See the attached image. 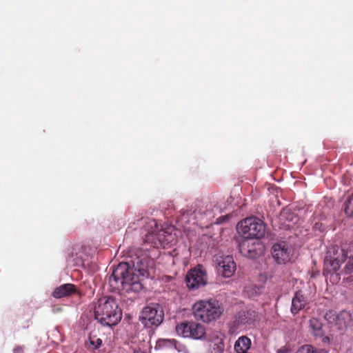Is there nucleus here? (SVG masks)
I'll use <instances>...</instances> for the list:
<instances>
[{"label": "nucleus", "mask_w": 353, "mask_h": 353, "mask_svg": "<svg viewBox=\"0 0 353 353\" xmlns=\"http://www.w3.org/2000/svg\"><path fill=\"white\" fill-rule=\"evenodd\" d=\"M130 263H120L109 277V283L113 291L126 293L139 292L143 285L140 277L148 278L154 261L146 254H136Z\"/></svg>", "instance_id": "obj_1"}, {"label": "nucleus", "mask_w": 353, "mask_h": 353, "mask_svg": "<svg viewBox=\"0 0 353 353\" xmlns=\"http://www.w3.org/2000/svg\"><path fill=\"white\" fill-rule=\"evenodd\" d=\"M94 316L101 324L112 326L121 321L122 312L114 298L103 297L94 307Z\"/></svg>", "instance_id": "obj_2"}, {"label": "nucleus", "mask_w": 353, "mask_h": 353, "mask_svg": "<svg viewBox=\"0 0 353 353\" xmlns=\"http://www.w3.org/2000/svg\"><path fill=\"white\" fill-rule=\"evenodd\" d=\"M138 222L144 223L142 234L145 232V241L150 243L154 248L165 247L172 241L173 236L170 232L163 229L154 219L141 217Z\"/></svg>", "instance_id": "obj_3"}, {"label": "nucleus", "mask_w": 353, "mask_h": 353, "mask_svg": "<svg viewBox=\"0 0 353 353\" xmlns=\"http://www.w3.org/2000/svg\"><path fill=\"white\" fill-rule=\"evenodd\" d=\"M196 319L204 323H210L218 319L222 314V309L216 299L200 300L192 307Z\"/></svg>", "instance_id": "obj_4"}, {"label": "nucleus", "mask_w": 353, "mask_h": 353, "mask_svg": "<svg viewBox=\"0 0 353 353\" xmlns=\"http://www.w3.org/2000/svg\"><path fill=\"white\" fill-rule=\"evenodd\" d=\"M353 254V250L350 245H345L341 248L333 245L329 248L325 258V270L327 272H337L342 263L346 262L350 255Z\"/></svg>", "instance_id": "obj_5"}, {"label": "nucleus", "mask_w": 353, "mask_h": 353, "mask_svg": "<svg viewBox=\"0 0 353 353\" xmlns=\"http://www.w3.org/2000/svg\"><path fill=\"white\" fill-rule=\"evenodd\" d=\"M237 230L244 239H260L265 234V226L260 219L248 217L238 223Z\"/></svg>", "instance_id": "obj_6"}, {"label": "nucleus", "mask_w": 353, "mask_h": 353, "mask_svg": "<svg viewBox=\"0 0 353 353\" xmlns=\"http://www.w3.org/2000/svg\"><path fill=\"white\" fill-rule=\"evenodd\" d=\"M164 313L162 307L157 303H151L142 310L141 321L145 326H159L163 321Z\"/></svg>", "instance_id": "obj_7"}, {"label": "nucleus", "mask_w": 353, "mask_h": 353, "mask_svg": "<svg viewBox=\"0 0 353 353\" xmlns=\"http://www.w3.org/2000/svg\"><path fill=\"white\" fill-rule=\"evenodd\" d=\"M324 317L328 324L335 327L340 332H345L353 322L352 314L346 310L341 311L338 314L328 311Z\"/></svg>", "instance_id": "obj_8"}, {"label": "nucleus", "mask_w": 353, "mask_h": 353, "mask_svg": "<svg viewBox=\"0 0 353 353\" xmlns=\"http://www.w3.org/2000/svg\"><path fill=\"white\" fill-rule=\"evenodd\" d=\"M207 274L201 265L190 269L185 276V283L188 289L196 290L207 283Z\"/></svg>", "instance_id": "obj_9"}, {"label": "nucleus", "mask_w": 353, "mask_h": 353, "mask_svg": "<svg viewBox=\"0 0 353 353\" xmlns=\"http://www.w3.org/2000/svg\"><path fill=\"white\" fill-rule=\"evenodd\" d=\"M176 333L183 337L201 339L205 334V327L196 322H183L176 327Z\"/></svg>", "instance_id": "obj_10"}, {"label": "nucleus", "mask_w": 353, "mask_h": 353, "mask_svg": "<svg viewBox=\"0 0 353 353\" xmlns=\"http://www.w3.org/2000/svg\"><path fill=\"white\" fill-rule=\"evenodd\" d=\"M272 255L279 264H285L290 261L292 256V250L285 241L275 243L272 247Z\"/></svg>", "instance_id": "obj_11"}, {"label": "nucleus", "mask_w": 353, "mask_h": 353, "mask_svg": "<svg viewBox=\"0 0 353 353\" xmlns=\"http://www.w3.org/2000/svg\"><path fill=\"white\" fill-rule=\"evenodd\" d=\"M261 245L258 241H252L250 239H244L239 244L240 252L248 258H255L261 253Z\"/></svg>", "instance_id": "obj_12"}, {"label": "nucleus", "mask_w": 353, "mask_h": 353, "mask_svg": "<svg viewBox=\"0 0 353 353\" xmlns=\"http://www.w3.org/2000/svg\"><path fill=\"white\" fill-rule=\"evenodd\" d=\"M309 328L310 332L316 338H321L322 342L324 344H329L330 343V337L325 335L323 330V325L321 321L316 317H312L309 321Z\"/></svg>", "instance_id": "obj_13"}, {"label": "nucleus", "mask_w": 353, "mask_h": 353, "mask_svg": "<svg viewBox=\"0 0 353 353\" xmlns=\"http://www.w3.org/2000/svg\"><path fill=\"white\" fill-rule=\"evenodd\" d=\"M257 316L256 312L252 310L239 312L235 315L234 325L239 327L241 325H251L256 320Z\"/></svg>", "instance_id": "obj_14"}, {"label": "nucleus", "mask_w": 353, "mask_h": 353, "mask_svg": "<svg viewBox=\"0 0 353 353\" xmlns=\"http://www.w3.org/2000/svg\"><path fill=\"white\" fill-rule=\"evenodd\" d=\"M221 208L216 205H212V203H208L205 205L202 204L199 205L195 210L194 214L197 218H202V216H207L209 218L214 217V212H220Z\"/></svg>", "instance_id": "obj_15"}, {"label": "nucleus", "mask_w": 353, "mask_h": 353, "mask_svg": "<svg viewBox=\"0 0 353 353\" xmlns=\"http://www.w3.org/2000/svg\"><path fill=\"white\" fill-rule=\"evenodd\" d=\"M236 270V263L232 256H227L219 262V270L225 277H230Z\"/></svg>", "instance_id": "obj_16"}, {"label": "nucleus", "mask_w": 353, "mask_h": 353, "mask_svg": "<svg viewBox=\"0 0 353 353\" xmlns=\"http://www.w3.org/2000/svg\"><path fill=\"white\" fill-rule=\"evenodd\" d=\"M78 290L75 285L65 283L54 289L52 292V296L56 299H61L76 294Z\"/></svg>", "instance_id": "obj_17"}, {"label": "nucleus", "mask_w": 353, "mask_h": 353, "mask_svg": "<svg viewBox=\"0 0 353 353\" xmlns=\"http://www.w3.org/2000/svg\"><path fill=\"white\" fill-rule=\"evenodd\" d=\"M307 303V299L303 296L301 292H296L292 301L291 312L294 314H297L301 310L303 309Z\"/></svg>", "instance_id": "obj_18"}, {"label": "nucleus", "mask_w": 353, "mask_h": 353, "mask_svg": "<svg viewBox=\"0 0 353 353\" xmlns=\"http://www.w3.org/2000/svg\"><path fill=\"white\" fill-rule=\"evenodd\" d=\"M341 274L344 276L343 281L347 283L353 284V256L351 254L341 271Z\"/></svg>", "instance_id": "obj_19"}, {"label": "nucleus", "mask_w": 353, "mask_h": 353, "mask_svg": "<svg viewBox=\"0 0 353 353\" xmlns=\"http://www.w3.org/2000/svg\"><path fill=\"white\" fill-rule=\"evenodd\" d=\"M251 340L242 336L238 339L234 344V350L237 353H248V350L250 348Z\"/></svg>", "instance_id": "obj_20"}, {"label": "nucleus", "mask_w": 353, "mask_h": 353, "mask_svg": "<svg viewBox=\"0 0 353 353\" xmlns=\"http://www.w3.org/2000/svg\"><path fill=\"white\" fill-rule=\"evenodd\" d=\"M179 343L175 339H159L157 341L155 349L157 350H179L178 345Z\"/></svg>", "instance_id": "obj_21"}, {"label": "nucleus", "mask_w": 353, "mask_h": 353, "mask_svg": "<svg viewBox=\"0 0 353 353\" xmlns=\"http://www.w3.org/2000/svg\"><path fill=\"white\" fill-rule=\"evenodd\" d=\"M344 211L348 216H353V194L345 201Z\"/></svg>", "instance_id": "obj_22"}, {"label": "nucleus", "mask_w": 353, "mask_h": 353, "mask_svg": "<svg viewBox=\"0 0 353 353\" xmlns=\"http://www.w3.org/2000/svg\"><path fill=\"white\" fill-rule=\"evenodd\" d=\"M296 353H318L311 345H304L299 347Z\"/></svg>", "instance_id": "obj_23"}, {"label": "nucleus", "mask_w": 353, "mask_h": 353, "mask_svg": "<svg viewBox=\"0 0 353 353\" xmlns=\"http://www.w3.org/2000/svg\"><path fill=\"white\" fill-rule=\"evenodd\" d=\"M223 350L224 343L222 340H219L217 343L213 344L210 353H222Z\"/></svg>", "instance_id": "obj_24"}, {"label": "nucleus", "mask_w": 353, "mask_h": 353, "mask_svg": "<svg viewBox=\"0 0 353 353\" xmlns=\"http://www.w3.org/2000/svg\"><path fill=\"white\" fill-rule=\"evenodd\" d=\"M89 343L93 347L94 349H97L101 345L102 341L99 338H96V336H90Z\"/></svg>", "instance_id": "obj_25"}, {"label": "nucleus", "mask_w": 353, "mask_h": 353, "mask_svg": "<svg viewBox=\"0 0 353 353\" xmlns=\"http://www.w3.org/2000/svg\"><path fill=\"white\" fill-rule=\"evenodd\" d=\"M330 274V280L332 282V283H337L338 281L340 279V277H339V275L341 274V272L340 273H337V272H329Z\"/></svg>", "instance_id": "obj_26"}, {"label": "nucleus", "mask_w": 353, "mask_h": 353, "mask_svg": "<svg viewBox=\"0 0 353 353\" xmlns=\"http://www.w3.org/2000/svg\"><path fill=\"white\" fill-rule=\"evenodd\" d=\"M24 347L21 345H17L13 349V353H23Z\"/></svg>", "instance_id": "obj_27"}, {"label": "nucleus", "mask_w": 353, "mask_h": 353, "mask_svg": "<svg viewBox=\"0 0 353 353\" xmlns=\"http://www.w3.org/2000/svg\"><path fill=\"white\" fill-rule=\"evenodd\" d=\"M277 353H289V349L284 346L277 350Z\"/></svg>", "instance_id": "obj_28"}, {"label": "nucleus", "mask_w": 353, "mask_h": 353, "mask_svg": "<svg viewBox=\"0 0 353 353\" xmlns=\"http://www.w3.org/2000/svg\"><path fill=\"white\" fill-rule=\"evenodd\" d=\"M134 353H145L143 351H141L140 349L139 350H134Z\"/></svg>", "instance_id": "obj_29"}, {"label": "nucleus", "mask_w": 353, "mask_h": 353, "mask_svg": "<svg viewBox=\"0 0 353 353\" xmlns=\"http://www.w3.org/2000/svg\"><path fill=\"white\" fill-rule=\"evenodd\" d=\"M61 309L60 307H57L56 309H54L53 311L54 312H58V311H60Z\"/></svg>", "instance_id": "obj_30"}]
</instances>
